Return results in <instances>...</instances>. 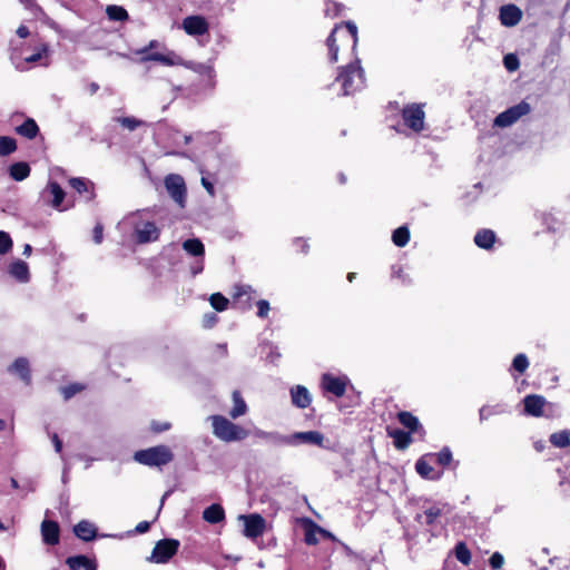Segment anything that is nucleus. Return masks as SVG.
<instances>
[{"instance_id":"nucleus-1","label":"nucleus","mask_w":570,"mask_h":570,"mask_svg":"<svg viewBox=\"0 0 570 570\" xmlns=\"http://www.w3.org/2000/svg\"><path fill=\"white\" fill-rule=\"evenodd\" d=\"M358 43L357 27L353 21H343L335 24L326 39L328 60L331 63L338 61V52L350 51L354 60L338 68L335 80L341 85L343 95H353L365 86V72L361 66V59L356 55Z\"/></svg>"},{"instance_id":"nucleus-2","label":"nucleus","mask_w":570,"mask_h":570,"mask_svg":"<svg viewBox=\"0 0 570 570\" xmlns=\"http://www.w3.org/2000/svg\"><path fill=\"white\" fill-rule=\"evenodd\" d=\"M142 60H155L168 67L183 66L199 76V85L203 88H213L215 86L216 72L212 63L187 61L174 51H169L168 53H151L144 57Z\"/></svg>"},{"instance_id":"nucleus-3","label":"nucleus","mask_w":570,"mask_h":570,"mask_svg":"<svg viewBox=\"0 0 570 570\" xmlns=\"http://www.w3.org/2000/svg\"><path fill=\"white\" fill-rule=\"evenodd\" d=\"M134 460L149 468H158L169 464L174 460V453L168 445L159 444L134 453Z\"/></svg>"},{"instance_id":"nucleus-4","label":"nucleus","mask_w":570,"mask_h":570,"mask_svg":"<svg viewBox=\"0 0 570 570\" xmlns=\"http://www.w3.org/2000/svg\"><path fill=\"white\" fill-rule=\"evenodd\" d=\"M213 433L216 438L224 442H236L245 440L248 436V431L223 415L210 416Z\"/></svg>"},{"instance_id":"nucleus-5","label":"nucleus","mask_w":570,"mask_h":570,"mask_svg":"<svg viewBox=\"0 0 570 570\" xmlns=\"http://www.w3.org/2000/svg\"><path fill=\"white\" fill-rule=\"evenodd\" d=\"M425 104L412 102L405 105L401 110L403 124L415 134H420L425 125Z\"/></svg>"},{"instance_id":"nucleus-6","label":"nucleus","mask_w":570,"mask_h":570,"mask_svg":"<svg viewBox=\"0 0 570 570\" xmlns=\"http://www.w3.org/2000/svg\"><path fill=\"white\" fill-rule=\"evenodd\" d=\"M531 111V106L525 100L509 107L507 110L500 112L493 120V126L499 128H507L515 124L521 117L527 116Z\"/></svg>"},{"instance_id":"nucleus-7","label":"nucleus","mask_w":570,"mask_h":570,"mask_svg":"<svg viewBox=\"0 0 570 570\" xmlns=\"http://www.w3.org/2000/svg\"><path fill=\"white\" fill-rule=\"evenodd\" d=\"M179 547L177 539H161L156 542L150 559L155 563H167L178 552Z\"/></svg>"},{"instance_id":"nucleus-8","label":"nucleus","mask_w":570,"mask_h":570,"mask_svg":"<svg viewBox=\"0 0 570 570\" xmlns=\"http://www.w3.org/2000/svg\"><path fill=\"white\" fill-rule=\"evenodd\" d=\"M165 187L170 197L180 206L186 203L187 188L184 178L177 174H169L165 177Z\"/></svg>"},{"instance_id":"nucleus-9","label":"nucleus","mask_w":570,"mask_h":570,"mask_svg":"<svg viewBox=\"0 0 570 570\" xmlns=\"http://www.w3.org/2000/svg\"><path fill=\"white\" fill-rule=\"evenodd\" d=\"M347 383L348 380L346 376H335L331 373H324L321 377V387L323 391L336 397H342L345 394Z\"/></svg>"},{"instance_id":"nucleus-10","label":"nucleus","mask_w":570,"mask_h":570,"mask_svg":"<svg viewBox=\"0 0 570 570\" xmlns=\"http://www.w3.org/2000/svg\"><path fill=\"white\" fill-rule=\"evenodd\" d=\"M240 519L244 521L243 534L246 538L256 539L264 533L266 521L261 514L240 515Z\"/></svg>"},{"instance_id":"nucleus-11","label":"nucleus","mask_w":570,"mask_h":570,"mask_svg":"<svg viewBox=\"0 0 570 570\" xmlns=\"http://www.w3.org/2000/svg\"><path fill=\"white\" fill-rule=\"evenodd\" d=\"M135 238L138 244L156 242L159 238L160 229L154 222H141L135 226Z\"/></svg>"},{"instance_id":"nucleus-12","label":"nucleus","mask_w":570,"mask_h":570,"mask_svg":"<svg viewBox=\"0 0 570 570\" xmlns=\"http://www.w3.org/2000/svg\"><path fill=\"white\" fill-rule=\"evenodd\" d=\"M183 28L189 36H204L209 30V24L203 16H188L183 20Z\"/></svg>"},{"instance_id":"nucleus-13","label":"nucleus","mask_w":570,"mask_h":570,"mask_svg":"<svg viewBox=\"0 0 570 570\" xmlns=\"http://www.w3.org/2000/svg\"><path fill=\"white\" fill-rule=\"evenodd\" d=\"M8 372L19 376V379L26 385L31 384V381H32L31 370H30V363L27 357L21 356V357L16 358L12 362V364L8 367Z\"/></svg>"},{"instance_id":"nucleus-14","label":"nucleus","mask_w":570,"mask_h":570,"mask_svg":"<svg viewBox=\"0 0 570 570\" xmlns=\"http://www.w3.org/2000/svg\"><path fill=\"white\" fill-rule=\"evenodd\" d=\"M396 419L404 428L411 433H417L422 439L425 436V429L420 423L419 419L407 411H400L396 414Z\"/></svg>"},{"instance_id":"nucleus-15","label":"nucleus","mask_w":570,"mask_h":570,"mask_svg":"<svg viewBox=\"0 0 570 570\" xmlns=\"http://www.w3.org/2000/svg\"><path fill=\"white\" fill-rule=\"evenodd\" d=\"M69 186L79 195H86V199L91 202L96 198L95 184L83 177H72L69 179Z\"/></svg>"},{"instance_id":"nucleus-16","label":"nucleus","mask_w":570,"mask_h":570,"mask_svg":"<svg viewBox=\"0 0 570 570\" xmlns=\"http://www.w3.org/2000/svg\"><path fill=\"white\" fill-rule=\"evenodd\" d=\"M42 540L48 546H56L60 540V528L57 521L43 520L41 523Z\"/></svg>"},{"instance_id":"nucleus-17","label":"nucleus","mask_w":570,"mask_h":570,"mask_svg":"<svg viewBox=\"0 0 570 570\" xmlns=\"http://www.w3.org/2000/svg\"><path fill=\"white\" fill-rule=\"evenodd\" d=\"M523 404L527 414L539 417L543 414L546 399L542 395L529 394L523 399Z\"/></svg>"},{"instance_id":"nucleus-18","label":"nucleus","mask_w":570,"mask_h":570,"mask_svg":"<svg viewBox=\"0 0 570 570\" xmlns=\"http://www.w3.org/2000/svg\"><path fill=\"white\" fill-rule=\"evenodd\" d=\"M522 19V11L515 4L503 6L500 10L501 23L505 27H513Z\"/></svg>"},{"instance_id":"nucleus-19","label":"nucleus","mask_w":570,"mask_h":570,"mask_svg":"<svg viewBox=\"0 0 570 570\" xmlns=\"http://www.w3.org/2000/svg\"><path fill=\"white\" fill-rule=\"evenodd\" d=\"M292 404L297 409H306L312 403V396L304 385H295L291 389Z\"/></svg>"},{"instance_id":"nucleus-20","label":"nucleus","mask_w":570,"mask_h":570,"mask_svg":"<svg viewBox=\"0 0 570 570\" xmlns=\"http://www.w3.org/2000/svg\"><path fill=\"white\" fill-rule=\"evenodd\" d=\"M430 454L422 455L415 463V470L417 474L426 480H439L441 478V473L435 472L433 466L431 465Z\"/></svg>"},{"instance_id":"nucleus-21","label":"nucleus","mask_w":570,"mask_h":570,"mask_svg":"<svg viewBox=\"0 0 570 570\" xmlns=\"http://www.w3.org/2000/svg\"><path fill=\"white\" fill-rule=\"evenodd\" d=\"M66 564L70 570H97L98 568L97 561L85 554L68 557L66 559Z\"/></svg>"},{"instance_id":"nucleus-22","label":"nucleus","mask_w":570,"mask_h":570,"mask_svg":"<svg viewBox=\"0 0 570 570\" xmlns=\"http://www.w3.org/2000/svg\"><path fill=\"white\" fill-rule=\"evenodd\" d=\"M386 433L393 439V445L395 449L400 451L407 449L413 441L411 435L412 433L409 431L386 428Z\"/></svg>"},{"instance_id":"nucleus-23","label":"nucleus","mask_w":570,"mask_h":570,"mask_svg":"<svg viewBox=\"0 0 570 570\" xmlns=\"http://www.w3.org/2000/svg\"><path fill=\"white\" fill-rule=\"evenodd\" d=\"M73 533L78 539L89 542L96 539L97 528L88 520H81L73 527Z\"/></svg>"},{"instance_id":"nucleus-24","label":"nucleus","mask_w":570,"mask_h":570,"mask_svg":"<svg viewBox=\"0 0 570 570\" xmlns=\"http://www.w3.org/2000/svg\"><path fill=\"white\" fill-rule=\"evenodd\" d=\"M14 132L26 139L32 140L40 134V128L33 118L28 117L14 128Z\"/></svg>"},{"instance_id":"nucleus-25","label":"nucleus","mask_w":570,"mask_h":570,"mask_svg":"<svg viewBox=\"0 0 570 570\" xmlns=\"http://www.w3.org/2000/svg\"><path fill=\"white\" fill-rule=\"evenodd\" d=\"M9 273L20 283H27L30 279L28 264L21 259H17L10 264Z\"/></svg>"},{"instance_id":"nucleus-26","label":"nucleus","mask_w":570,"mask_h":570,"mask_svg":"<svg viewBox=\"0 0 570 570\" xmlns=\"http://www.w3.org/2000/svg\"><path fill=\"white\" fill-rule=\"evenodd\" d=\"M497 236L492 229L483 228L476 232L474 243L482 249H491L495 243Z\"/></svg>"},{"instance_id":"nucleus-27","label":"nucleus","mask_w":570,"mask_h":570,"mask_svg":"<svg viewBox=\"0 0 570 570\" xmlns=\"http://www.w3.org/2000/svg\"><path fill=\"white\" fill-rule=\"evenodd\" d=\"M254 293L253 288L248 285H237L235 286V292L233 295L234 303H243L244 308H250L252 306V294Z\"/></svg>"},{"instance_id":"nucleus-28","label":"nucleus","mask_w":570,"mask_h":570,"mask_svg":"<svg viewBox=\"0 0 570 570\" xmlns=\"http://www.w3.org/2000/svg\"><path fill=\"white\" fill-rule=\"evenodd\" d=\"M303 527L305 543L308 546L317 544V534H320L318 531H321V527L308 518L303 519Z\"/></svg>"},{"instance_id":"nucleus-29","label":"nucleus","mask_w":570,"mask_h":570,"mask_svg":"<svg viewBox=\"0 0 570 570\" xmlns=\"http://www.w3.org/2000/svg\"><path fill=\"white\" fill-rule=\"evenodd\" d=\"M203 519L210 524L219 523L225 519V510L219 503H213L203 511Z\"/></svg>"},{"instance_id":"nucleus-30","label":"nucleus","mask_w":570,"mask_h":570,"mask_svg":"<svg viewBox=\"0 0 570 570\" xmlns=\"http://www.w3.org/2000/svg\"><path fill=\"white\" fill-rule=\"evenodd\" d=\"M8 171L14 181H22L30 176L31 168L26 161H17L9 166Z\"/></svg>"},{"instance_id":"nucleus-31","label":"nucleus","mask_w":570,"mask_h":570,"mask_svg":"<svg viewBox=\"0 0 570 570\" xmlns=\"http://www.w3.org/2000/svg\"><path fill=\"white\" fill-rule=\"evenodd\" d=\"M441 515V508L432 505L425 509L423 513H417L415 517V521L419 523H424L426 525H433Z\"/></svg>"},{"instance_id":"nucleus-32","label":"nucleus","mask_w":570,"mask_h":570,"mask_svg":"<svg viewBox=\"0 0 570 570\" xmlns=\"http://www.w3.org/2000/svg\"><path fill=\"white\" fill-rule=\"evenodd\" d=\"M294 439L302 443H311L317 446H323L324 435L318 431L297 432Z\"/></svg>"},{"instance_id":"nucleus-33","label":"nucleus","mask_w":570,"mask_h":570,"mask_svg":"<svg viewBox=\"0 0 570 570\" xmlns=\"http://www.w3.org/2000/svg\"><path fill=\"white\" fill-rule=\"evenodd\" d=\"M234 406L229 411V415L232 419H237L247 412V404L244 401L240 392L238 390H235L232 394Z\"/></svg>"},{"instance_id":"nucleus-34","label":"nucleus","mask_w":570,"mask_h":570,"mask_svg":"<svg viewBox=\"0 0 570 570\" xmlns=\"http://www.w3.org/2000/svg\"><path fill=\"white\" fill-rule=\"evenodd\" d=\"M48 191L51 194L52 199L50 202L53 208H59L66 197L65 190L57 181H49L47 185Z\"/></svg>"},{"instance_id":"nucleus-35","label":"nucleus","mask_w":570,"mask_h":570,"mask_svg":"<svg viewBox=\"0 0 570 570\" xmlns=\"http://www.w3.org/2000/svg\"><path fill=\"white\" fill-rule=\"evenodd\" d=\"M183 248L191 256L198 257L205 255L204 244L198 238H189L183 243Z\"/></svg>"},{"instance_id":"nucleus-36","label":"nucleus","mask_w":570,"mask_h":570,"mask_svg":"<svg viewBox=\"0 0 570 570\" xmlns=\"http://www.w3.org/2000/svg\"><path fill=\"white\" fill-rule=\"evenodd\" d=\"M106 13L111 21H126L129 19V14L124 7L110 4L106 8Z\"/></svg>"},{"instance_id":"nucleus-37","label":"nucleus","mask_w":570,"mask_h":570,"mask_svg":"<svg viewBox=\"0 0 570 570\" xmlns=\"http://www.w3.org/2000/svg\"><path fill=\"white\" fill-rule=\"evenodd\" d=\"M86 385L83 383L73 382L68 385L60 386L59 391L63 397L65 401L70 400L76 394L81 393L86 390Z\"/></svg>"},{"instance_id":"nucleus-38","label":"nucleus","mask_w":570,"mask_h":570,"mask_svg":"<svg viewBox=\"0 0 570 570\" xmlns=\"http://www.w3.org/2000/svg\"><path fill=\"white\" fill-rule=\"evenodd\" d=\"M392 242L397 247H404L410 242V229L407 226L397 227L392 234Z\"/></svg>"},{"instance_id":"nucleus-39","label":"nucleus","mask_w":570,"mask_h":570,"mask_svg":"<svg viewBox=\"0 0 570 570\" xmlns=\"http://www.w3.org/2000/svg\"><path fill=\"white\" fill-rule=\"evenodd\" d=\"M455 558L464 566H469L472 560L471 551L469 550L465 542L460 541L454 547Z\"/></svg>"},{"instance_id":"nucleus-40","label":"nucleus","mask_w":570,"mask_h":570,"mask_svg":"<svg viewBox=\"0 0 570 570\" xmlns=\"http://www.w3.org/2000/svg\"><path fill=\"white\" fill-rule=\"evenodd\" d=\"M550 442L553 446L564 449L570 445V431L562 430L550 435Z\"/></svg>"},{"instance_id":"nucleus-41","label":"nucleus","mask_w":570,"mask_h":570,"mask_svg":"<svg viewBox=\"0 0 570 570\" xmlns=\"http://www.w3.org/2000/svg\"><path fill=\"white\" fill-rule=\"evenodd\" d=\"M430 459L441 466H449L453 460L452 452L448 446H444L439 453H429Z\"/></svg>"},{"instance_id":"nucleus-42","label":"nucleus","mask_w":570,"mask_h":570,"mask_svg":"<svg viewBox=\"0 0 570 570\" xmlns=\"http://www.w3.org/2000/svg\"><path fill=\"white\" fill-rule=\"evenodd\" d=\"M17 141L9 136H0V156H9L17 150Z\"/></svg>"},{"instance_id":"nucleus-43","label":"nucleus","mask_w":570,"mask_h":570,"mask_svg":"<svg viewBox=\"0 0 570 570\" xmlns=\"http://www.w3.org/2000/svg\"><path fill=\"white\" fill-rule=\"evenodd\" d=\"M212 307L217 312H224L227 309L229 301L222 293H214L209 297Z\"/></svg>"},{"instance_id":"nucleus-44","label":"nucleus","mask_w":570,"mask_h":570,"mask_svg":"<svg viewBox=\"0 0 570 570\" xmlns=\"http://www.w3.org/2000/svg\"><path fill=\"white\" fill-rule=\"evenodd\" d=\"M203 176H202V186L206 189V191L212 196L214 197L216 191H215V187H214V183L217 181L216 179V175L215 174H212L209 171H202Z\"/></svg>"},{"instance_id":"nucleus-45","label":"nucleus","mask_w":570,"mask_h":570,"mask_svg":"<svg viewBox=\"0 0 570 570\" xmlns=\"http://www.w3.org/2000/svg\"><path fill=\"white\" fill-rule=\"evenodd\" d=\"M512 367L520 374H523L529 367V360L525 354H517L512 361Z\"/></svg>"},{"instance_id":"nucleus-46","label":"nucleus","mask_w":570,"mask_h":570,"mask_svg":"<svg viewBox=\"0 0 570 570\" xmlns=\"http://www.w3.org/2000/svg\"><path fill=\"white\" fill-rule=\"evenodd\" d=\"M344 9H345V7L343 3H340V2H336L333 0H328L326 2L325 16L331 17V18H336L342 14Z\"/></svg>"},{"instance_id":"nucleus-47","label":"nucleus","mask_w":570,"mask_h":570,"mask_svg":"<svg viewBox=\"0 0 570 570\" xmlns=\"http://www.w3.org/2000/svg\"><path fill=\"white\" fill-rule=\"evenodd\" d=\"M12 248V239L6 232L0 230V254H7Z\"/></svg>"},{"instance_id":"nucleus-48","label":"nucleus","mask_w":570,"mask_h":570,"mask_svg":"<svg viewBox=\"0 0 570 570\" xmlns=\"http://www.w3.org/2000/svg\"><path fill=\"white\" fill-rule=\"evenodd\" d=\"M117 121L124 127L129 130H135L141 125V121L134 118V117H120L117 119Z\"/></svg>"},{"instance_id":"nucleus-49","label":"nucleus","mask_w":570,"mask_h":570,"mask_svg":"<svg viewBox=\"0 0 570 570\" xmlns=\"http://www.w3.org/2000/svg\"><path fill=\"white\" fill-rule=\"evenodd\" d=\"M504 564V558L500 552H494L489 558V566L492 570H499Z\"/></svg>"},{"instance_id":"nucleus-50","label":"nucleus","mask_w":570,"mask_h":570,"mask_svg":"<svg viewBox=\"0 0 570 570\" xmlns=\"http://www.w3.org/2000/svg\"><path fill=\"white\" fill-rule=\"evenodd\" d=\"M503 63H504V67L507 68V70L509 71H514L519 68V60L518 58L514 56V55H507L504 58H503Z\"/></svg>"},{"instance_id":"nucleus-51","label":"nucleus","mask_w":570,"mask_h":570,"mask_svg":"<svg viewBox=\"0 0 570 570\" xmlns=\"http://www.w3.org/2000/svg\"><path fill=\"white\" fill-rule=\"evenodd\" d=\"M171 428L169 422L153 421L150 423V430L154 433H161L168 431Z\"/></svg>"},{"instance_id":"nucleus-52","label":"nucleus","mask_w":570,"mask_h":570,"mask_svg":"<svg viewBox=\"0 0 570 570\" xmlns=\"http://www.w3.org/2000/svg\"><path fill=\"white\" fill-rule=\"evenodd\" d=\"M271 307L269 303L266 299H261L257 302V316L261 318H265L268 315Z\"/></svg>"},{"instance_id":"nucleus-53","label":"nucleus","mask_w":570,"mask_h":570,"mask_svg":"<svg viewBox=\"0 0 570 570\" xmlns=\"http://www.w3.org/2000/svg\"><path fill=\"white\" fill-rule=\"evenodd\" d=\"M218 322V317L215 313L210 312L204 315L203 317V326L205 328H212Z\"/></svg>"},{"instance_id":"nucleus-54","label":"nucleus","mask_w":570,"mask_h":570,"mask_svg":"<svg viewBox=\"0 0 570 570\" xmlns=\"http://www.w3.org/2000/svg\"><path fill=\"white\" fill-rule=\"evenodd\" d=\"M293 246L295 247L296 252L306 254L308 252V243L306 239L297 237L293 240Z\"/></svg>"},{"instance_id":"nucleus-55","label":"nucleus","mask_w":570,"mask_h":570,"mask_svg":"<svg viewBox=\"0 0 570 570\" xmlns=\"http://www.w3.org/2000/svg\"><path fill=\"white\" fill-rule=\"evenodd\" d=\"M92 239L96 244H101L104 239V225L97 223L92 229Z\"/></svg>"},{"instance_id":"nucleus-56","label":"nucleus","mask_w":570,"mask_h":570,"mask_svg":"<svg viewBox=\"0 0 570 570\" xmlns=\"http://www.w3.org/2000/svg\"><path fill=\"white\" fill-rule=\"evenodd\" d=\"M159 46V42L157 40H151L148 46L137 51V53L141 55L140 61L146 62L147 60H142L144 57L151 55L150 49L157 48Z\"/></svg>"},{"instance_id":"nucleus-57","label":"nucleus","mask_w":570,"mask_h":570,"mask_svg":"<svg viewBox=\"0 0 570 570\" xmlns=\"http://www.w3.org/2000/svg\"><path fill=\"white\" fill-rule=\"evenodd\" d=\"M392 275L395 278H399L402 281L403 284L406 283V275H404L403 267L397 265L392 267Z\"/></svg>"},{"instance_id":"nucleus-58","label":"nucleus","mask_w":570,"mask_h":570,"mask_svg":"<svg viewBox=\"0 0 570 570\" xmlns=\"http://www.w3.org/2000/svg\"><path fill=\"white\" fill-rule=\"evenodd\" d=\"M47 52V47L43 46L41 51H38L29 57L26 58L27 62H37L42 58V53Z\"/></svg>"},{"instance_id":"nucleus-59","label":"nucleus","mask_w":570,"mask_h":570,"mask_svg":"<svg viewBox=\"0 0 570 570\" xmlns=\"http://www.w3.org/2000/svg\"><path fill=\"white\" fill-rule=\"evenodd\" d=\"M149 529L150 523L148 521H141L136 525L135 531L137 533H146L147 531H149Z\"/></svg>"},{"instance_id":"nucleus-60","label":"nucleus","mask_w":570,"mask_h":570,"mask_svg":"<svg viewBox=\"0 0 570 570\" xmlns=\"http://www.w3.org/2000/svg\"><path fill=\"white\" fill-rule=\"evenodd\" d=\"M51 440H52V443L55 445L56 452L57 453H61V451H62V442L59 439L58 434L53 433L52 436H51Z\"/></svg>"},{"instance_id":"nucleus-61","label":"nucleus","mask_w":570,"mask_h":570,"mask_svg":"<svg viewBox=\"0 0 570 570\" xmlns=\"http://www.w3.org/2000/svg\"><path fill=\"white\" fill-rule=\"evenodd\" d=\"M16 32L17 36L22 39L29 37L30 35L29 28L24 24L19 26Z\"/></svg>"},{"instance_id":"nucleus-62","label":"nucleus","mask_w":570,"mask_h":570,"mask_svg":"<svg viewBox=\"0 0 570 570\" xmlns=\"http://www.w3.org/2000/svg\"><path fill=\"white\" fill-rule=\"evenodd\" d=\"M318 533L324 539L336 541V537L332 532H330L328 530H326V529H324L322 527H321V531H318Z\"/></svg>"},{"instance_id":"nucleus-63","label":"nucleus","mask_w":570,"mask_h":570,"mask_svg":"<svg viewBox=\"0 0 570 570\" xmlns=\"http://www.w3.org/2000/svg\"><path fill=\"white\" fill-rule=\"evenodd\" d=\"M89 92L91 95L96 94L99 90V85L97 82H91L88 86Z\"/></svg>"},{"instance_id":"nucleus-64","label":"nucleus","mask_w":570,"mask_h":570,"mask_svg":"<svg viewBox=\"0 0 570 570\" xmlns=\"http://www.w3.org/2000/svg\"><path fill=\"white\" fill-rule=\"evenodd\" d=\"M31 252H32L31 245L26 244L24 248H23V255L29 256L31 254Z\"/></svg>"}]
</instances>
